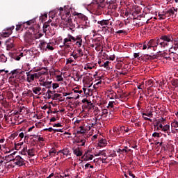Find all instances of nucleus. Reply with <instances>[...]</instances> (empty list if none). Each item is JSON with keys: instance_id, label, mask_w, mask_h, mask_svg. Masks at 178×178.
I'll return each instance as SVG.
<instances>
[{"instance_id": "39448f33", "label": "nucleus", "mask_w": 178, "mask_h": 178, "mask_svg": "<svg viewBox=\"0 0 178 178\" xmlns=\"http://www.w3.org/2000/svg\"><path fill=\"white\" fill-rule=\"evenodd\" d=\"M93 5H95V8L98 9V10H102V9L106 7L105 0H94Z\"/></svg>"}, {"instance_id": "aec40b11", "label": "nucleus", "mask_w": 178, "mask_h": 178, "mask_svg": "<svg viewBox=\"0 0 178 178\" xmlns=\"http://www.w3.org/2000/svg\"><path fill=\"white\" fill-rule=\"evenodd\" d=\"M48 43L45 41H40V43L39 44V47H40L41 49H43L44 51H47V45Z\"/></svg>"}, {"instance_id": "4c0bfd02", "label": "nucleus", "mask_w": 178, "mask_h": 178, "mask_svg": "<svg viewBox=\"0 0 178 178\" xmlns=\"http://www.w3.org/2000/svg\"><path fill=\"white\" fill-rule=\"evenodd\" d=\"M172 86H173V87H178V79H175L172 81Z\"/></svg>"}, {"instance_id": "7ed1b4c3", "label": "nucleus", "mask_w": 178, "mask_h": 178, "mask_svg": "<svg viewBox=\"0 0 178 178\" xmlns=\"http://www.w3.org/2000/svg\"><path fill=\"white\" fill-rule=\"evenodd\" d=\"M24 73V71L22 70H15L11 71L13 77L15 78L16 81H18L19 83H24V81L26 80Z\"/></svg>"}, {"instance_id": "9d476101", "label": "nucleus", "mask_w": 178, "mask_h": 178, "mask_svg": "<svg viewBox=\"0 0 178 178\" xmlns=\"http://www.w3.org/2000/svg\"><path fill=\"white\" fill-rule=\"evenodd\" d=\"M13 30H15V26L7 28L6 30L3 31L1 35L3 37H9V35L13 33Z\"/></svg>"}, {"instance_id": "1a4fd4ad", "label": "nucleus", "mask_w": 178, "mask_h": 178, "mask_svg": "<svg viewBox=\"0 0 178 178\" xmlns=\"http://www.w3.org/2000/svg\"><path fill=\"white\" fill-rule=\"evenodd\" d=\"M98 24L102 26L103 29H106L108 26H112L113 22L111 19H102L97 22Z\"/></svg>"}, {"instance_id": "de8ad7c7", "label": "nucleus", "mask_w": 178, "mask_h": 178, "mask_svg": "<svg viewBox=\"0 0 178 178\" xmlns=\"http://www.w3.org/2000/svg\"><path fill=\"white\" fill-rule=\"evenodd\" d=\"M82 102H83V104H86H86H88V105H92V104L91 102H89L87 99H83L82 100Z\"/></svg>"}, {"instance_id": "052dcab7", "label": "nucleus", "mask_w": 178, "mask_h": 178, "mask_svg": "<svg viewBox=\"0 0 178 178\" xmlns=\"http://www.w3.org/2000/svg\"><path fill=\"white\" fill-rule=\"evenodd\" d=\"M129 176H131L133 178H136V175H134V174H133V172H131V171L129 172Z\"/></svg>"}, {"instance_id": "6e6552de", "label": "nucleus", "mask_w": 178, "mask_h": 178, "mask_svg": "<svg viewBox=\"0 0 178 178\" xmlns=\"http://www.w3.org/2000/svg\"><path fill=\"white\" fill-rule=\"evenodd\" d=\"M11 161L15 162L14 163L17 165V166H24V165H26V163H24V159L20 156H17L15 159L10 160V161Z\"/></svg>"}, {"instance_id": "f704fd0d", "label": "nucleus", "mask_w": 178, "mask_h": 178, "mask_svg": "<svg viewBox=\"0 0 178 178\" xmlns=\"http://www.w3.org/2000/svg\"><path fill=\"white\" fill-rule=\"evenodd\" d=\"M28 155L29 156H34V149H30L27 151Z\"/></svg>"}, {"instance_id": "09e8293b", "label": "nucleus", "mask_w": 178, "mask_h": 178, "mask_svg": "<svg viewBox=\"0 0 178 178\" xmlns=\"http://www.w3.org/2000/svg\"><path fill=\"white\" fill-rule=\"evenodd\" d=\"M56 98H62V95L58 93L54 94V97L53 99H55Z\"/></svg>"}, {"instance_id": "2eb2a0df", "label": "nucleus", "mask_w": 178, "mask_h": 178, "mask_svg": "<svg viewBox=\"0 0 178 178\" xmlns=\"http://www.w3.org/2000/svg\"><path fill=\"white\" fill-rule=\"evenodd\" d=\"M80 149V147L73 148V152L74 155H76V156H81L83 155V152Z\"/></svg>"}, {"instance_id": "a19ab883", "label": "nucleus", "mask_w": 178, "mask_h": 178, "mask_svg": "<svg viewBox=\"0 0 178 178\" xmlns=\"http://www.w3.org/2000/svg\"><path fill=\"white\" fill-rule=\"evenodd\" d=\"M26 94L28 97H33L34 95V94H33V91H31V90H28V91Z\"/></svg>"}, {"instance_id": "20e7f679", "label": "nucleus", "mask_w": 178, "mask_h": 178, "mask_svg": "<svg viewBox=\"0 0 178 178\" xmlns=\"http://www.w3.org/2000/svg\"><path fill=\"white\" fill-rule=\"evenodd\" d=\"M78 19L81 20V22L86 27H90V20H88V17L84 15V14L79 13L77 14Z\"/></svg>"}, {"instance_id": "774afa93", "label": "nucleus", "mask_w": 178, "mask_h": 178, "mask_svg": "<svg viewBox=\"0 0 178 178\" xmlns=\"http://www.w3.org/2000/svg\"><path fill=\"white\" fill-rule=\"evenodd\" d=\"M134 58H138V56H140V53H134Z\"/></svg>"}, {"instance_id": "c9c22d12", "label": "nucleus", "mask_w": 178, "mask_h": 178, "mask_svg": "<svg viewBox=\"0 0 178 178\" xmlns=\"http://www.w3.org/2000/svg\"><path fill=\"white\" fill-rule=\"evenodd\" d=\"M171 126H172V127H175V129H177V127H178V122L175 120L174 122H172L171 123Z\"/></svg>"}, {"instance_id": "58836bf2", "label": "nucleus", "mask_w": 178, "mask_h": 178, "mask_svg": "<svg viewBox=\"0 0 178 178\" xmlns=\"http://www.w3.org/2000/svg\"><path fill=\"white\" fill-rule=\"evenodd\" d=\"M0 59L2 62H6V57L3 54H0Z\"/></svg>"}, {"instance_id": "2f4dec72", "label": "nucleus", "mask_w": 178, "mask_h": 178, "mask_svg": "<svg viewBox=\"0 0 178 178\" xmlns=\"http://www.w3.org/2000/svg\"><path fill=\"white\" fill-rule=\"evenodd\" d=\"M98 118H95V121L93 122H92L91 124H90V129H91V127H93L94 126H97V124L98 123Z\"/></svg>"}, {"instance_id": "bb28decb", "label": "nucleus", "mask_w": 178, "mask_h": 178, "mask_svg": "<svg viewBox=\"0 0 178 178\" xmlns=\"http://www.w3.org/2000/svg\"><path fill=\"white\" fill-rule=\"evenodd\" d=\"M95 156H106V153H105V151H99L98 153H96L95 154Z\"/></svg>"}, {"instance_id": "9b49d317", "label": "nucleus", "mask_w": 178, "mask_h": 178, "mask_svg": "<svg viewBox=\"0 0 178 178\" xmlns=\"http://www.w3.org/2000/svg\"><path fill=\"white\" fill-rule=\"evenodd\" d=\"M175 8H172L171 9L165 11L164 16H166L167 17H170V16H173L175 15Z\"/></svg>"}, {"instance_id": "f257e3e1", "label": "nucleus", "mask_w": 178, "mask_h": 178, "mask_svg": "<svg viewBox=\"0 0 178 178\" xmlns=\"http://www.w3.org/2000/svg\"><path fill=\"white\" fill-rule=\"evenodd\" d=\"M76 41H83L81 39V35H78L74 38L73 35L68 34L67 38L63 40V45L60 46L61 48H63L65 52H70L72 49V46H70V42H76Z\"/></svg>"}, {"instance_id": "3c124183", "label": "nucleus", "mask_w": 178, "mask_h": 178, "mask_svg": "<svg viewBox=\"0 0 178 178\" xmlns=\"http://www.w3.org/2000/svg\"><path fill=\"white\" fill-rule=\"evenodd\" d=\"M47 130L49 131L50 133L52 132V131H55V129H53L52 127L46 128V129H44V131H47Z\"/></svg>"}, {"instance_id": "0e129e2a", "label": "nucleus", "mask_w": 178, "mask_h": 178, "mask_svg": "<svg viewBox=\"0 0 178 178\" xmlns=\"http://www.w3.org/2000/svg\"><path fill=\"white\" fill-rule=\"evenodd\" d=\"M136 47H138V48H143V43H138L136 44Z\"/></svg>"}, {"instance_id": "6ab92c4d", "label": "nucleus", "mask_w": 178, "mask_h": 178, "mask_svg": "<svg viewBox=\"0 0 178 178\" xmlns=\"http://www.w3.org/2000/svg\"><path fill=\"white\" fill-rule=\"evenodd\" d=\"M32 91L34 94H36L38 95H40L41 93H40V91H41V87H33L32 88Z\"/></svg>"}, {"instance_id": "6e6d98bb", "label": "nucleus", "mask_w": 178, "mask_h": 178, "mask_svg": "<svg viewBox=\"0 0 178 178\" xmlns=\"http://www.w3.org/2000/svg\"><path fill=\"white\" fill-rule=\"evenodd\" d=\"M53 127H62L60 123H57L53 125Z\"/></svg>"}, {"instance_id": "37998d69", "label": "nucleus", "mask_w": 178, "mask_h": 178, "mask_svg": "<svg viewBox=\"0 0 178 178\" xmlns=\"http://www.w3.org/2000/svg\"><path fill=\"white\" fill-rule=\"evenodd\" d=\"M76 45H77L78 48H80V47H81V45H83V40L76 41Z\"/></svg>"}, {"instance_id": "680f3d73", "label": "nucleus", "mask_w": 178, "mask_h": 178, "mask_svg": "<svg viewBox=\"0 0 178 178\" xmlns=\"http://www.w3.org/2000/svg\"><path fill=\"white\" fill-rule=\"evenodd\" d=\"M73 91L75 94H78L79 93V88H75L73 89Z\"/></svg>"}, {"instance_id": "49530a36", "label": "nucleus", "mask_w": 178, "mask_h": 178, "mask_svg": "<svg viewBox=\"0 0 178 178\" xmlns=\"http://www.w3.org/2000/svg\"><path fill=\"white\" fill-rule=\"evenodd\" d=\"M53 90H56L59 87V84L56 83H54L52 84Z\"/></svg>"}, {"instance_id": "0eeeda50", "label": "nucleus", "mask_w": 178, "mask_h": 178, "mask_svg": "<svg viewBox=\"0 0 178 178\" xmlns=\"http://www.w3.org/2000/svg\"><path fill=\"white\" fill-rule=\"evenodd\" d=\"M160 40H161L164 44H166L165 45V47L166 48V47H169V42H173V36H172V35H161Z\"/></svg>"}, {"instance_id": "a18cd8bd", "label": "nucleus", "mask_w": 178, "mask_h": 178, "mask_svg": "<svg viewBox=\"0 0 178 178\" xmlns=\"http://www.w3.org/2000/svg\"><path fill=\"white\" fill-rule=\"evenodd\" d=\"M148 49V42H144L143 46V49L145 50Z\"/></svg>"}, {"instance_id": "473e14b6", "label": "nucleus", "mask_w": 178, "mask_h": 178, "mask_svg": "<svg viewBox=\"0 0 178 178\" xmlns=\"http://www.w3.org/2000/svg\"><path fill=\"white\" fill-rule=\"evenodd\" d=\"M105 145V140L104 139H100L99 141V147L102 148V147H104Z\"/></svg>"}, {"instance_id": "423d86ee", "label": "nucleus", "mask_w": 178, "mask_h": 178, "mask_svg": "<svg viewBox=\"0 0 178 178\" xmlns=\"http://www.w3.org/2000/svg\"><path fill=\"white\" fill-rule=\"evenodd\" d=\"M70 15V12L66 13L67 18L65 19V22L66 26L67 27H70V30H73V29L76 27V25L73 24V19H72V17H69Z\"/></svg>"}, {"instance_id": "4d7b16f0", "label": "nucleus", "mask_w": 178, "mask_h": 178, "mask_svg": "<svg viewBox=\"0 0 178 178\" xmlns=\"http://www.w3.org/2000/svg\"><path fill=\"white\" fill-rule=\"evenodd\" d=\"M85 70H88V69H89L90 70H91V69H92V67L90 66V65H86L84 67Z\"/></svg>"}, {"instance_id": "603ef678", "label": "nucleus", "mask_w": 178, "mask_h": 178, "mask_svg": "<svg viewBox=\"0 0 178 178\" xmlns=\"http://www.w3.org/2000/svg\"><path fill=\"white\" fill-rule=\"evenodd\" d=\"M152 137H158V138H159V137H161V135L159 134V133L154 132L152 134Z\"/></svg>"}, {"instance_id": "dca6fc26", "label": "nucleus", "mask_w": 178, "mask_h": 178, "mask_svg": "<svg viewBox=\"0 0 178 178\" xmlns=\"http://www.w3.org/2000/svg\"><path fill=\"white\" fill-rule=\"evenodd\" d=\"M156 45L160 48H165V46L166 45V43L163 42V40H161V38L156 40Z\"/></svg>"}, {"instance_id": "13d9d810", "label": "nucleus", "mask_w": 178, "mask_h": 178, "mask_svg": "<svg viewBox=\"0 0 178 178\" xmlns=\"http://www.w3.org/2000/svg\"><path fill=\"white\" fill-rule=\"evenodd\" d=\"M116 58V56L115 55L113 56H110L109 57V60H115V58Z\"/></svg>"}, {"instance_id": "8fccbe9b", "label": "nucleus", "mask_w": 178, "mask_h": 178, "mask_svg": "<svg viewBox=\"0 0 178 178\" xmlns=\"http://www.w3.org/2000/svg\"><path fill=\"white\" fill-rule=\"evenodd\" d=\"M57 81H63V77H62V75H57Z\"/></svg>"}, {"instance_id": "412c9836", "label": "nucleus", "mask_w": 178, "mask_h": 178, "mask_svg": "<svg viewBox=\"0 0 178 178\" xmlns=\"http://www.w3.org/2000/svg\"><path fill=\"white\" fill-rule=\"evenodd\" d=\"M165 124L166 123V118H161L159 120H156V126H158L159 124Z\"/></svg>"}, {"instance_id": "4468645a", "label": "nucleus", "mask_w": 178, "mask_h": 178, "mask_svg": "<svg viewBox=\"0 0 178 178\" xmlns=\"http://www.w3.org/2000/svg\"><path fill=\"white\" fill-rule=\"evenodd\" d=\"M40 86H42V87H45V88H52V81H45L40 83Z\"/></svg>"}, {"instance_id": "e2e57ef3", "label": "nucleus", "mask_w": 178, "mask_h": 178, "mask_svg": "<svg viewBox=\"0 0 178 178\" xmlns=\"http://www.w3.org/2000/svg\"><path fill=\"white\" fill-rule=\"evenodd\" d=\"M147 44H151L152 45H154V40L152 39L149 41L146 42Z\"/></svg>"}, {"instance_id": "f8f14e48", "label": "nucleus", "mask_w": 178, "mask_h": 178, "mask_svg": "<svg viewBox=\"0 0 178 178\" xmlns=\"http://www.w3.org/2000/svg\"><path fill=\"white\" fill-rule=\"evenodd\" d=\"M159 127L161 131H164V133H168V130L170 129V126L169 124H165L163 126V124H160Z\"/></svg>"}, {"instance_id": "f3484780", "label": "nucleus", "mask_w": 178, "mask_h": 178, "mask_svg": "<svg viewBox=\"0 0 178 178\" xmlns=\"http://www.w3.org/2000/svg\"><path fill=\"white\" fill-rule=\"evenodd\" d=\"M13 42H14L13 39H10L8 40V42H7L8 49H12V48H13V47H15V44Z\"/></svg>"}, {"instance_id": "864d4df0", "label": "nucleus", "mask_w": 178, "mask_h": 178, "mask_svg": "<svg viewBox=\"0 0 178 178\" xmlns=\"http://www.w3.org/2000/svg\"><path fill=\"white\" fill-rule=\"evenodd\" d=\"M115 104V102H110L108 103V108H113V104Z\"/></svg>"}, {"instance_id": "5701e85b", "label": "nucleus", "mask_w": 178, "mask_h": 178, "mask_svg": "<svg viewBox=\"0 0 178 178\" xmlns=\"http://www.w3.org/2000/svg\"><path fill=\"white\" fill-rule=\"evenodd\" d=\"M86 139L84 138H83L82 139H78L76 140L77 144H81L79 145V146L80 147H84L86 145Z\"/></svg>"}, {"instance_id": "e433bc0d", "label": "nucleus", "mask_w": 178, "mask_h": 178, "mask_svg": "<svg viewBox=\"0 0 178 178\" xmlns=\"http://www.w3.org/2000/svg\"><path fill=\"white\" fill-rule=\"evenodd\" d=\"M143 116H148V118H152V112H149V113H142Z\"/></svg>"}, {"instance_id": "ea45409f", "label": "nucleus", "mask_w": 178, "mask_h": 178, "mask_svg": "<svg viewBox=\"0 0 178 178\" xmlns=\"http://www.w3.org/2000/svg\"><path fill=\"white\" fill-rule=\"evenodd\" d=\"M49 24H48L47 23L44 24V25H43V31H44V33H46L47 29H49Z\"/></svg>"}, {"instance_id": "338daca9", "label": "nucleus", "mask_w": 178, "mask_h": 178, "mask_svg": "<svg viewBox=\"0 0 178 178\" xmlns=\"http://www.w3.org/2000/svg\"><path fill=\"white\" fill-rule=\"evenodd\" d=\"M19 137H20V138H24V134L23 132L20 133L19 134Z\"/></svg>"}, {"instance_id": "7c9ffc66", "label": "nucleus", "mask_w": 178, "mask_h": 178, "mask_svg": "<svg viewBox=\"0 0 178 178\" xmlns=\"http://www.w3.org/2000/svg\"><path fill=\"white\" fill-rule=\"evenodd\" d=\"M121 131H125V133H129L130 131V129L129 127H126L124 126H122L120 127Z\"/></svg>"}, {"instance_id": "5fc2aeb1", "label": "nucleus", "mask_w": 178, "mask_h": 178, "mask_svg": "<svg viewBox=\"0 0 178 178\" xmlns=\"http://www.w3.org/2000/svg\"><path fill=\"white\" fill-rule=\"evenodd\" d=\"M20 145H22V144H20V143L15 144V149L17 151H19V147H20Z\"/></svg>"}, {"instance_id": "393cba45", "label": "nucleus", "mask_w": 178, "mask_h": 178, "mask_svg": "<svg viewBox=\"0 0 178 178\" xmlns=\"http://www.w3.org/2000/svg\"><path fill=\"white\" fill-rule=\"evenodd\" d=\"M129 151H130V149L127 150V147H125L124 149H118L117 150V152H120L121 154H127V152H129Z\"/></svg>"}, {"instance_id": "a878e982", "label": "nucleus", "mask_w": 178, "mask_h": 178, "mask_svg": "<svg viewBox=\"0 0 178 178\" xmlns=\"http://www.w3.org/2000/svg\"><path fill=\"white\" fill-rule=\"evenodd\" d=\"M24 24L22 23H19L18 24L16 25V31H20V30H22V29H23V27H24V25H23Z\"/></svg>"}, {"instance_id": "c03bdc74", "label": "nucleus", "mask_w": 178, "mask_h": 178, "mask_svg": "<svg viewBox=\"0 0 178 178\" xmlns=\"http://www.w3.org/2000/svg\"><path fill=\"white\" fill-rule=\"evenodd\" d=\"M56 154V150L53 149L52 151L49 152L50 156H55V154Z\"/></svg>"}, {"instance_id": "4be33fe9", "label": "nucleus", "mask_w": 178, "mask_h": 178, "mask_svg": "<svg viewBox=\"0 0 178 178\" xmlns=\"http://www.w3.org/2000/svg\"><path fill=\"white\" fill-rule=\"evenodd\" d=\"M58 154H63V155L67 156V155H70V151L69 150V149H63L62 150H60L58 152Z\"/></svg>"}, {"instance_id": "69168bd1", "label": "nucleus", "mask_w": 178, "mask_h": 178, "mask_svg": "<svg viewBox=\"0 0 178 178\" xmlns=\"http://www.w3.org/2000/svg\"><path fill=\"white\" fill-rule=\"evenodd\" d=\"M99 84H101V81H99V82L96 83V84H95L93 86L94 88H98V87H97V86H99Z\"/></svg>"}, {"instance_id": "b1692460", "label": "nucleus", "mask_w": 178, "mask_h": 178, "mask_svg": "<svg viewBox=\"0 0 178 178\" xmlns=\"http://www.w3.org/2000/svg\"><path fill=\"white\" fill-rule=\"evenodd\" d=\"M42 74H45V72H40L38 73H34L32 74V75L33 76V79H40V77H41Z\"/></svg>"}, {"instance_id": "c85d7f7f", "label": "nucleus", "mask_w": 178, "mask_h": 178, "mask_svg": "<svg viewBox=\"0 0 178 178\" xmlns=\"http://www.w3.org/2000/svg\"><path fill=\"white\" fill-rule=\"evenodd\" d=\"M26 23L28 26H31V24H34V23H35V19H33L27 21L26 22H24L23 24H26Z\"/></svg>"}, {"instance_id": "79ce46f5", "label": "nucleus", "mask_w": 178, "mask_h": 178, "mask_svg": "<svg viewBox=\"0 0 178 178\" xmlns=\"http://www.w3.org/2000/svg\"><path fill=\"white\" fill-rule=\"evenodd\" d=\"M102 66H104V67H106V69H109V61H106Z\"/></svg>"}, {"instance_id": "cd10ccee", "label": "nucleus", "mask_w": 178, "mask_h": 178, "mask_svg": "<svg viewBox=\"0 0 178 178\" xmlns=\"http://www.w3.org/2000/svg\"><path fill=\"white\" fill-rule=\"evenodd\" d=\"M34 80L35 79L33 74H31L29 76L26 77V81H28V83H31L32 81H34Z\"/></svg>"}, {"instance_id": "ddd939ff", "label": "nucleus", "mask_w": 178, "mask_h": 178, "mask_svg": "<svg viewBox=\"0 0 178 178\" xmlns=\"http://www.w3.org/2000/svg\"><path fill=\"white\" fill-rule=\"evenodd\" d=\"M107 8L108 10H111V12H115V10L118 9V5L115 3H110Z\"/></svg>"}, {"instance_id": "f03ea898", "label": "nucleus", "mask_w": 178, "mask_h": 178, "mask_svg": "<svg viewBox=\"0 0 178 178\" xmlns=\"http://www.w3.org/2000/svg\"><path fill=\"white\" fill-rule=\"evenodd\" d=\"M35 34V29L34 27H29L28 31L25 33L24 35V41L26 44L28 45H33V42L35 38H34V35Z\"/></svg>"}, {"instance_id": "72a5a7b5", "label": "nucleus", "mask_w": 178, "mask_h": 178, "mask_svg": "<svg viewBox=\"0 0 178 178\" xmlns=\"http://www.w3.org/2000/svg\"><path fill=\"white\" fill-rule=\"evenodd\" d=\"M144 58H145L146 59H147L148 60H149V59H155V58H156V57H155V55H154V56H149V55H148V54H146V55L144 56Z\"/></svg>"}, {"instance_id": "bf43d9fd", "label": "nucleus", "mask_w": 178, "mask_h": 178, "mask_svg": "<svg viewBox=\"0 0 178 178\" xmlns=\"http://www.w3.org/2000/svg\"><path fill=\"white\" fill-rule=\"evenodd\" d=\"M3 84H5V81L3 79L0 80V88Z\"/></svg>"}, {"instance_id": "a211bd4d", "label": "nucleus", "mask_w": 178, "mask_h": 178, "mask_svg": "<svg viewBox=\"0 0 178 178\" xmlns=\"http://www.w3.org/2000/svg\"><path fill=\"white\" fill-rule=\"evenodd\" d=\"M94 158V156L92 154H84L82 156V159H83V161H92V159Z\"/></svg>"}, {"instance_id": "c756f323", "label": "nucleus", "mask_w": 178, "mask_h": 178, "mask_svg": "<svg viewBox=\"0 0 178 178\" xmlns=\"http://www.w3.org/2000/svg\"><path fill=\"white\" fill-rule=\"evenodd\" d=\"M49 49V51H54V47L52 46V43L49 42L47 43V47H46V50Z\"/></svg>"}]
</instances>
